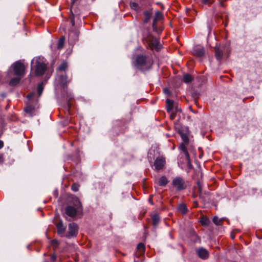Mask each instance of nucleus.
<instances>
[{
  "label": "nucleus",
  "mask_w": 262,
  "mask_h": 262,
  "mask_svg": "<svg viewBox=\"0 0 262 262\" xmlns=\"http://www.w3.org/2000/svg\"><path fill=\"white\" fill-rule=\"evenodd\" d=\"M152 64L153 60L150 55H138L134 62L135 66L142 71L150 69Z\"/></svg>",
  "instance_id": "nucleus-1"
},
{
  "label": "nucleus",
  "mask_w": 262,
  "mask_h": 262,
  "mask_svg": "<svg viewBox=\"0 0 262 262\" xmlns=\"http://www.w3.org/2000/svg\"><path fill=\"white\" fill-rule=\"evenodd\" d=\"M143 41L150 49L159 50L162 48V44L158 39L151 35L148 29L144 30L143 32Z\"/></svg>",
  "instance_id": "nucleus-2"
},
{
  "label": "nucleus",
  "mask_w": 262,
  "mask_h": 262,
  "mask_svg": "<svg viewBox=\"0 0 262 262\" xmlns=\"http://www.w3.org/2000/svg\"><path fill=\"white\" fill-rule=\"evenodd\" d=\"M47 63L46 59L41 56L35 57L32 60V66L35 69L36 75L41 76L45 73L47 69Z\"/></svg>",
  "instance_id": "nucleus-3"
},
{
  "label": "nucleus",
  "mask_w": 262,
  "mask_h": 262,
  "mask_svg": "<svg viewBox=\"0 0 262 262\" xmlns=\"http://www.w3.org/2000/svg\"><path fill=\"white\" fill-rule=\"evenodd\" d=\"M75 208L71 206H68L66 208L65 212L67 215L73 217L75 216L78 213L82 212V204L79 199L76 197L75 198Z\"/></svg>",
  "instance_id": "nucleus-4"
},
{
  "label": "nucleus",
  "mask_w": 262,
  "mask_h": 262,
  "mask_svg": "<svg viewBox=\"0 0 262 262\" xmlns=\"http://www.w3.org/2000/svg\"><path fill=\"white\" fill-rule=\"evenodd\" d=\"M12 67L13 69L14 74L17 76L23 77L25 75V66L20 61L14 62Z\"/></svg>",
  "instance_id": "nucleus-5"
},
{
  "label": "nucleus",
  "mask_w": 262,
  "mask_h": 262,
  "mask_svg": "<svg viewBox=\"0 0 262 262\" xmlns=\"http://www.w3.org/2000/svg\"><path fill=\"white\" fill-rule=\"evenodd\" d=\"M172 183L177 190L180 191L186 188L184 180L180 177L175 178L173 180Z\"/></svg>",
  "instance_id": "nucleus-6"
},
{
  "label": "nucleus",
  "mask_w": 262,
  "mask_h": 262,
  "mask_svg": "<svg viewBox=\"0 0 262 262\" xmlns=\"http://www.w3.org/2000/svg\"><path fill=\"white\" fill-rule=\"evenodd\" d=\"M56 82L58 84L63 87V88H66L67 85V84L69 82V81L67 80V76L63 73H57Z\"/></svg>",
  "instance_id": "nucleus-7"
},
{
  "label": "nucleus",
  "mask_w": 262,
  "mask_h": 262,
  "mask_svg": "<svg viewBox=\"0 0 262 262\" xmlns=\"http://www.w3.org/2000/svg\"><path fill=\"white\" fill-rule=\"evenodd\" d=\"M79 32L77 30H70L69 33L68 41L70 44H74L78 40Z\"/></svg>",
  "instance_id": "nucleus-8"
},
{
  "label": "nucleus",
  "mask_w": 262,
  "mask_h": 262,
  "mask_svg": "<svg viewBox=\"0 0 262 262\" xmlns=\"http://www.w3.org/2000/svg\"><path fill=\"white\" fill-rule=\"evenodd\" d=\"M78 226L75 223H70L69 225V232L67 236L69 238L76 236L78 233Z\"/></svg>",
  "instance_id": "nucleus-9"
},
{
  "label": "nucleus",
  "mask_w": 262,
  "mask_h": 262,
  "mask_svg": "<svg viewBox=\"0 0 262 262\" xmlns=\"http://www.w3.org/2000/svg\"><path fill=\"white\" fill-rule=\"evenodd\" d=\"M165 164V160L164 158L162 157L157 158L154 162L155 169L156 170H161L163 168Z\"/></svg>",
  "instance_id": "nucleus-10"
},
{
  "label": "nucleus",
  "mask_w": 262,
  "mask_h": 262,
  "mask_svg": "<svg viewBox=\"0 0 262 262\" xmlns=\"http://www.w3.org/2000/svg\"><path fill=\"white\" fill-rule=\"evenodd\" d=\"M163 15L160 11H158L157 12H156L155 14V17L152 21V26L153 30L158 34H159L162 32V29H160V30H157L156 23L158 20L161 19Z\"/></svg>",
  "instance_id": "nucleus-11"
},
{
  "label": "nucleus",
  "mask_w": 262,
  "mask_h": 262,
  "mask_svg": "<svg viewBox=\"0 0 262 262\" xmlns=\"http://www.w3.org/2000/svg\"><path fill=\"white\" fill-rule=\"evenodd\" d=\"M215 55L218 60L226 59L229 56V52L228 50H215Z\"/></svg>",
  "instance_id": "nucleus-12"
},
{
  "label": "nucleus",
  "mask_w": 262,
  "mask_h": 262,
  "mask_svg": "<svg viewBox=\"0 0 262 262\" xmlns=\"http://www.w3.org/2000/svg\"><path fill=\"white\" fill-rule=\"evenodd\" d=\"M196 253L199 257L202 259H207L209 255L208 251L203 247L199 248L196 250Z\"/></svg>",
  "instance_id": "nucleus-13"
},
{
  "label": "nucleus",
  "mask_w": 262,
  "mask_h": 262,
  "mask_svg": "<svg viewBox=\"0 0 262 262\" xmlns=\"http://www.w3.org/2000/svg\"><path fill=\"white\" fill-rule=\"evenodd\" d=\"M73 98V96L71 93H67L66 96V100L68 101L67 102L66 105L65 106V109L66 111L68 112V114H70V108L71 106V104L70 102V101L72 100Z\"/></svg>",
  "instance_id": "nucleus-14"
},
{
  "label": "nucleus",
  "mask_w": 262,
  "mask_h": 262,
  "mask_svg": "<svg viewBox=\"0 0 262 262\" xmlns=\"http://www.w3.org/2000/svg\"><path fill=\"white\" fill-rule=\"evenodd\" d=\"M68 67V63L63 61L57 68L56 72L57 73L61 74L65 72Z\"/></svg>",
  "instance_id": "nucleus-15"
},
{
  "label": "nucleus",
  "mask_w": 262,
  "mask_h": 262,
  "mask_svg": "<svg viewBox=\"0 0 262 262\" xmlns=\"http://www.w3.org/2000/svg\"><path fill=\"white\" fill-rule=\"evenodd\" d=\"M144 18L143 19V21L144 24L147 23L149 20L150 19L152 16V12L151 11H145L143 12Z\"/></svg>",
  "instance_id": "nucleus-16"
},
{
  "label": "nucleus",
  "mask_w": 262,
  "mask_h": 262,
  "mask_svg": "<svg viewBox=\"0 0 262 262\" xmlns=\"http://www.w3.org/2000/svg\"><path fill=\"white\" fill-rule=\"evenodd\" d=\"M177 210L182 214H186L188 211L187 208L184 204H179L178 205Z\"/></svg>",
  "instance_id": "nucleus-17"
},
{
  "label": "nucleus",
  "mask_w": 262,
  "mask_h": 262,
  "mask_svg": "<svg viewBox=\"0 0 262 262\" xmlns=\"http://www.w3.org/2000/svg\"><path fill=\"white\" fill-rule=\"evenodd\" d=\"M166 110L167 112L170 113L173 108V101L169 99L166 100Z\"/></svg>",
  "instance_id": "nucleus-18"
},
{
  "label": "nucleus",
  "mask_w": 262,
  "mask_h": 262,
  "mask_svg": "<svg viewBox=\"0 0 262 262\" xmlns=\"http://www.w3.org/2000/svg\"><path fill=\"white\" fill-rule=\"evenodd\" d=\"M58 233L60 234L64 232L66 228L63 226L62 222L61 221L56 224Z\"/></svg>",
  "instance_id": "nucleus-19"
},
{
  "label": "nucleus",
  "mask_w": 262,
  "mask_h": 262,
  "mask_svg": "<svg viewBox=\"0 0 262 262\" xmlns=\"http://www.w3.org/2000/svg\"><path fill=\"white\" fill-rule=\"evenodd\" d=\"M168 183L167 179L166 177L162 176L160 178L158 181V184L160 186H165Z\"/></svg>",
  "instance_id": "nucleus-20"
},
{
  "label": "nucleus",
  "mask_w": 262,
  "mask_h": 262,
  "mask_svg": "<svg viewBox=\"0 0 262 262\" xmlns=\"http://www.w3.org/2000/svg\"><path fill=\"white\" fill-rule=\"evenodd\" d=\"M159 221H160V217L158 214H155L152 216V225L154 227H156L157 226Z\"/></svg>",
  "instance_id": "nucleus-21"
},
{
  "label": "nucleus",
  "mask_w": 262,
  "mask_h": 262,
  "mask_svg": "<svg viewBox=\"0 0 262 262\" xmlns=\"http://www.w3.org/2000/svg\"><path fill=\"white\" fill-rule=\"evenodd\" d=\"M22 77L18 76L17 77H15L12 78L10 81V85L11 86H14L17 84Z\"/></svg>",
  "instance_id": "nucleus-22"
},
{
  "label": "nucleus",
  "mask_w": 262,
  "mask_h": 262,
  "mask_svg": "<svg viewBox=\"0 0 262 262\" xmlns=\"http://www.w3.org/2000/svg\"><path fill=\"white\" fill-rule=\"evenodd\" d=\"M191 53L195 56L202 57L205 54V50H191Z\"/></svg>",
  "instance_id": "nucleus-23"
},
{
  "label": "nucleus",
  "mask_w": 262,
  "mask_h": 262,
  "mask_svg": "<svg viewBox=\"0 0 262 262\" xmlns=\"http://www.w3.org/2000/svg\"><path fill=\"white\" fill-rule=\"evenodd\" d=\"M25 111L29 114L31 116H32L35 114V109L32 106H28L25 109Z\"/></svg>",
  "instance_id": "nucleus-24"
},
{
  "label": "nucleus",
  "mask_w": 262,
  "mask_h": 262,
  "mask_svg": "<svg viewBox=\"0 0 262 262\" xmlns=\"http://www.w3.org/2000/svg\"><path fill=\"white\" fill-rule=\"evenodd\" d=\"M185 144L183 143L181 145H180V149L183 151L187 158V159H189V154L187 150V149H186V147L185 146Z\"/></svg>",
  "instance_id": "nucleus-25"
},
{
  "label": "nucleus",
  "mask_w": 262,
  "mask_h": 262,
  "mask_svg": "<svg viewBox=\"0 0 262 262\" xmlns=\"http://www.w3.org/2000/svg\"><path fill=\"white\" fill-rule=\"evenodd\" d=\"M65 41L64 36H61L58 41L57 47L59 49H61L63 47V45Z\"/></svg>",
  "instance_id": "nucleus-26"
},
{
  "label": "nucleus",
  "mask_w": 262,
  "mask_h": 262,
  "mask_svg": "<svg viewBox=\"0 0 262 262\" xmlns=\"http://www.w3.org/2000/svg\"><path fill=\"white\" fill-rule=\"evenodd\" d=\"M192 80L191 76L189 74H185L183 76V81L185 83H189Z\"/></svg>",
  "instance_id": "nucleus-27"
},
{
  "label": "nucleus",
  "mask_w": 262,
  "mask_h": 262,
  "mask_svg": "<svg viewBox=\"0 0 262 262\" xmlns=\"http://www.w3.org/2000/svg\"><path fill=\"white\" fill-rule=\"evenodd\" d=\"M37 93L39 96H40L43 90V83L41 82L38 84L37 87Z\"/></svg>",
  "instance_id": "nucleus-28"
},
{
  "label": "nucleus",
  "mask_w": 262,
  "mask_h": 262,
  "mask_svg": "<svg viewBox=\"0 0 262 262\" xmlns=\"http://www.w3.org/2000/svg\"><path fill=\"white\" fill-rule=\"evenodd\" d=\"M216 21V18H212L210 21H207V26L209 31L211 30V28L214 25V23Z\"/></svg>",
  "instance_id": "nucleus-29"
},
{
  "label": "nucleus",
  "mask_w": 262,
  "mask_h": 262,
  "mask_svg": "<svg viewBox=\"0 0 262 262\" xmlns=\"http://www.w3.org/2000/svg\"><path fill=\"white\" fill-rule=\"evenodd\" d=\"M180 134L183 142V143H185V144H187L189 142V139L187 135L183 133H180Z\"/></svg>",
  "instance_id": "nucleus-30"
},
{
  "label": "nucleus",
  "mask_w": 262,
  "mask_h": 262,
  "mask_svg": "<svg viewBox=\"0 0 262 262\" xmlns=\"http://www.w3.org/2000/svg\"><path fill=\"white\" fill-rule=\"evenodd\" d=\"M137 249L140 251L141 254H143L144 252L145 246L143 244L139 243L137 246Z\"/></svg>",
  "instance_id": "nucleus-31"
},
{
  "label": "nucleus",
  "mask_w": 262,
  "mask_h": 262,
  "mask_svg": "<svg viewBox=\"0 0 262 262\" xmlns=\"http://www.w3.org/2000/svg\"><path fill=\"white\" fill-rule=\"evenodd\" d=\"M130 7L132 9L135 10H138L139 8L138 4L135 2H130Z\"/></svg>",
  "instance_id": "nucleus-32"
},
{
  "label": "nucleus",
  "mask_w": 262,
  "mask_h": 262,
  "mask_svg": "<svg viewBox=\"0 0 262 262\" xmlns=\"http://www.w3.org/2000/svg\"><path fill=\"white\" fill-rule=\"evenodd\" d=\"M213 222L216 225H220L222 222V219H219L217 216H214L213 218Z\"/></svg>",
  "instance_id": "nucleus-33"
},
{
  "label": "nucleus",
  "mask_w": 262,
  "mask_h": 262,
  "mask_svg": "<svg viewBox=\"0 0 262 262\" xmlns=\"http://www.w3.org/2000/svg\"><path fill=\"white\" fill-rule=\"evenodd\" d=\"M79 185L76 183H74L72 185L71 189L73 191L76 192L79 190Z\"/></svg>",
  "instance_id": "nucleus-34"
},
{
  "label": "nucleus",
  "mask_w": 262,
  "mask_h": 262,
  "mask_svg": "<svg viewBox=\"0 0 262 262\" xmlns=\"http://www.w3.org/2000/svg\"><path fill=\"white\" fill-rule=\"evenodd\" d=\"M201 223L203 225L207 226L209 223V220L207 218H203L201 220Z\"/></svg>",
  "instance_id": "nucleus-35"
},
{
  "label": "nucleus",
  "mask_w": 262,
  "mask_h": 262,
  "mask_svg": "<svg viewBox=\"0 0 262 262\" xmlns=\"http://www.w3.org/2000/svg\"><path fill=\"white\" fill-rule=\"evenodd\" d=\"M202 3L204 4H210L213 3V0H201Z\"/></svg>",
  "instance_id": "nucleus-36"
},
{
  "label": "nucleus",
  "mask_w": 262,
  "mask_h": 262,
  "mask_svg": "<svg viewBox=\"0 0 262 262\" xmlns=\"http://www.w3.org/2000/svg\"><path fill=\"white\" fill-rule=\"evenodd\" d=\"M51 244L53 246L56 247L58 245L59 243L56 239H53L51 241Z\"/></svg>",
  "instance_id": "nucleus-37"
},
{
  "label": "nucleus",
  "mask_w": 262,
  "mask_h": 262,
  "mask_svg": "<svg viewBox=\"0 0 262 262\" xmlns=\"http://www.w3.org/2000/svg\"><path fill=\"white\" fill-rule=\"evenodd\" d=\"M170 117L171 119H174L176 117V114L175 113H171L170 115Z\"/></svg>",
  "instance_id": "nucleus-38"
},
{
  "label": "nucleus",
  "mask_w": 262,
  "mask_h": 262,
  "mask_svg": "<svg viewBox=\"0 0 262 262\" xmlns=\"http://www.w3.org/2000/svg\"><path fill=\"white\" fill-rule=\"evenodd\" d=\"M71 25H72V26H74L75 25V20H74V16L73 15L72 17L71 18Z\"/></svg>",
  "instance_id": "nucleus-39"
},
{
  "label": "nucleus",
  "mask_w": 262,
  "mask_h": 262,
  "mask_svg": "<svg viewBox=\"0 0 262 262\" xmlns=\"http://www.w3.org/2000/svg\"><path fill=\"white\" fill-rule=\"evenodd\" d=\"M163 92L166 95H169L170 94V92H169V90L167 89H166V88L164 89L163 90Z\"/></svg>",
  "instance_id": "nucleus-40"
},
{
  "label": "nucleus",
  "mask_w": 262,
  "mask_h": 262,
  "mask_svg": "<svg viewBox=\"0 0 262 262\" xmlns=\"http://www.w3.org/2000/svg\"><path fill=\"white\" fill-rule=\"evenodd\" d=\"M187 162H188V166L189 168H191L192 167V165L190 163V158L189 157V159H187Z\"/></svg>",
  "instance_id": "nucleus-41"
},
{
  "label": "nucleus",
  "mask_w": 262,
  "mask_h": 262,
  "mask_svg": "<svg viewBox=\"0 0 262 262\" xmlns=\"http://www.w3.org/2000/svg\"><path fill=\"white\" fill-rule=\"evenodd\" d=\"M34 93H31V94H29L27 96V98H28V99H29V100H31V99L33 98V96H34Z\"/></svg>",
  "instance_id": "nucleus-42"
},
{
  "label": "nucleus",
  "mask_w": 262,
  "mask_h": 262,
  "mask_svg": "<svg viewBox=\"0 0 262 262\" xmlns=\"http://www.w3.org/2000/svg\"><path fill=\"white\" fill-rule=\"evenodd\" d=\"M56 256L55 254H54L51 256V259L52 261H55L56 260Z\"/></svg>",
  "instance_id": "nucleus-43"
},
{
  "label": "nucleus",
  "mask_w": 262,
  "mask_h": 262,
  "mask_svg": "<svg viewBox=\"0 0 262 262\" xmlns=\"http://www.w3.org/2000/svg\"><path fill=\"white\" fill-rule=\"evenodd\" d=\"M3 156L2 155H0V163H2L3 162Z\"/></svg>",
  "instance_id": "nucleus-44"
},
{
  "label": "nucleus",
  "mask_w": 262,
  "mask_h": 262,
  "mask_svg": "<svg viewBox=\"0 0 262 262\" xmlns=\"http://www.w3.org/2000/svg\"><path fill=\"white\" fill-rule=\"evenodd\" d=\"M4 146V143L2 141L0 140V149Z\"/></svg>",
  "instance_id": "nucleus-45"
},
{
  "label": "nucleus",
  "mask_w": 262,
  "mask_h": 262,
  "mask_svg": "<svg viewBox=\"0 0 262 262\" xmlns=\"http://www.w3.org/2000/svg\"><path fill=\"white\" fill-rule=\"evenodd\" d=\"M220 46H217V45L216 44L215 47L214 48V49H215V50L220 49Z\"/></svg>",
  "instance_id": "nucleus-46"
},
{
  "label": "nucleus",
  "mask_w": 262,
  "mask_h": 262,
  "mask_svg": "<svg viewBox=\"0 0 262 262\" xmlns=\"http://www.w3.org/2000/svg\"><path fill=\"white\" fill-rule=\"evenodd\" d=\"M196 49H198V50L204 49V47H197Z\"/></svg>",
  "instance_id": "nucleus-47"
},
{
  "label": "nucleus",
  "mask_w": 262,
  "mask_h": 262,
  "mask_svg": "<svg viewBox=\"0 0 262 262\" xmlns=\"http://www.w3.org/2000/svg\"><path fill=\"white\" fill-rule=\"evenodd\" d=\"M77 0H71V1H72V5H73L75 3V2Z\"/></svg>",
  "instance_id": "nucleus-48"
},
{
  "label": "nucleus",
  "mask_w": 262,
  "mask_h": 262,
  "mask_svg": "<svg viewBox=\"0 0 262 262\" xmlns=\"http://www.w3.org/2000/svg\"><path fill=\"white\" fill-rule=\"evenodd\" d=\"M156 28H157V30H160V29H162V30L163 29L162 27H158L157 26H156Z\"/></svg>",
  "instance_id": "nucleus-49"
},
{
  "label": "nucleus",
  "mask_w": 262,
  "mask_h": 262,
  "mask_svg": "<svg viewBox=\"0 0 262 262\" xmlns=\"http://www.w3.org/2000/svg\"><path fill=\"white\" fill-rule=\"evenodd\" d=\"M194 235L199 239L198 236H197V235L195 233H194Z\"/></svg>",
  "instance_id": "nucleus-50"
},
{
  "label": "nucleus",
  "mask_w": 262,
  "mask_h": 262,
  "mask_svg": "<svg viewBox=\"0 0 262 262\" xmlns=\"http://www.w3.org/2000/svg\"><path fill=\"white\" fill-rule=\"evenodd\" d=\"M231 237H232V238H233V239L234 238V236H231Z\"/></svg>",
  "instance_id": "nucleus-51"
},
{
  "label": "nucleus",
  "mask_w": 262,
  "mask_h": 262,
  "mask_svg": "<svg viewBox=\"0 0 262 262\" xmlns=\"http://www.w3.org/2000/svg\"><path fill=\"white\" fill-rule=\"evenodd\" d=\"M176 111H178V108H176Z\"/></svg>",
  "instance_id": "nucleus-52"
}]
</instances>
